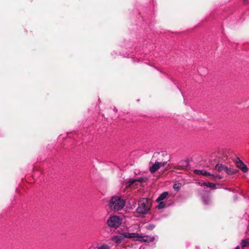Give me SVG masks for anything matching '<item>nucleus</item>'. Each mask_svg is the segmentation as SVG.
I'll use <instances>...</instances> for the list:
<instances>
[{
    "mask_svg": "<svg viewBox=\"0 0 249 249\" xmlns=\"http://www.w3.org/2000/svg\"><path fill=\"white\" fill-rule=\"evenodd\" d=\"M241 245L242 248H245L249 246V239L242 240Z\"/></svg>",
    "mask_w": 249,
    "mask_h": 249,
    "instance_id": "13",
    "label": "nucleus"
},
{
    "mask_svg": "<svg viewBox=\"0 0 249 249\" xmlns=\"http://www.w3.org/2000/svg\"><path fill=\"white\" fill-rule=\"evenodd\" d=\"M151 206V201L150 199L142 198L139 201L137 211L139 213H146L150 210Z\"/></svg>",
    "mask_w": 249,
    "mask_h": 249,
    "instance_id": "2",
    "label": "nucleus"
},
{
    "mask_svg": "<svg viewBox=\"0 0 249 249\" xmlns=\"http://www.w3.org/2000/svg\"><path fill=\"white\" fill-rule=\"evenodd\" d=\"M167 164L166 162H156L149 168L150 171L153 173L157 171L161 167L164 166Z\"/></svg>",
    "mask_w": 249,
    "mask_h": 249,
    "instance_id": "6",
    "label": "nucleus"
},
{
    "mask_svg": "<svg viewBox=\"0 0 249 249\" xmlns=\"http://www.w3.org/2000/svg\"><path fill=\"white\" fill-rule=\"evenodd\" d=\"M89 249H110V247L106 244H103L97 247H91Z\"/></svg>",
    "mask_w": 249,
    "mask_h": 249,
    "instance_id": "12",
    "label": "nucleus"
},
{
    "mask_svg": "<svg viewBox=\"0 0 249 249\" xmlns=\"http://www.w3.org/2000/svg\"><path fill=\"white\" fill-rule=\"evenodd\" d=\"M143 178H138L135 179H130L126 183V187H128L135 183L136 182H142L143 181Z\"/></svg>",
    "mask_w": 249,
    "mask_h": 249,
    "instance_id": "9",
    "label": "nucleus"
},
{
    "mask_svg": "<svg viewBox=\"0 0 249 249\" xmlns=\"http://www.w3.org/2000/svg\"><path fill=\"white\" fill-rule=\"evenodd\" d=\"M235 249H240V248H239V246H237V247L235 248Z\"/></svg>",
    "mask_w": 249,
    "mask_h": 249,
    "instance_id": "16",
    "label": "nucleus"
},
{
    "mask_svg": "<svg viewBox=\"0 0 249 249\" xmlns=\"http://www.w3.org/2000/svg\"><path fill=\"white\" fill-rule=\"evenodd\" d=\"M181 187V184L180 183H177L174 184L173 188L176 190H178Z\"/></svg>",
    "mask_w": 249,
    "mask_h": 249,
    "instance_id": "15",
    "label": "nucleus"
},
{
    "mask_svg": "<svg viewBox=\"0 0 249 249\" xmlns=\"http://www.w3.org/2000/svg\"><path fill=\"white\" fill-rule=\"evenodd\" d=\"M236 165L243 172H247L248 171V169L246 165L239 159L237 160Z\"/></svg>",
    "mask_w": 249,
    "mask_h": 249,
    "instance_id": "8",
    "label": "nucleus"
},
{
    "mask_svg": "<svg viewBox=\"0 0 249 249\" xmlns=\"http://www.w3.org/2000/svg\"><path fill=\"white\" fill-rule=\"evenodd\" d=\"M168 193L167 192L162 193L159 197L157 198V201L159 203L158 207L159 209H162L165 207V203L162 201L168 195Z\"/></svg>",
    "mask_w": 249,
    "mask_h": 249,
    "instance_id": "7",
    "label": "nucleus"
},
{
    "mask_svg": "<svg viewBox=\"0 0 249 249\" xmlns=\"http://www.w3.org/2000/svg\"><path fill=\"white\" fill-rule=\"evenodd\" d=\"M122 223V219L118 215L110 216L107 220V226L114 229L118 228Z\"/></svg>",
    "mask_w": 249,
    "mask_h": 249,
    "instance_id": "4",
    "label": "nucleus"
},
{
    "mask_svg": "<svg viewBox=\"0 0 249 249\" xmlns=\"http://www.w3.org/2000/svg\"><path fill=\"white\" fill-rule=\"evenodd\" d=\"M125 238V237L124 236V232H122L120 233L119 235L113 236L111 240L118 245L123 242Z\"/></svg>",
    "mask_w": 249,
    "mask_h": 249,
    "instance_id": "5",
    "label": "nucleus"
},
{
    "mask_svg": "<svg viewBox=\"0 0 249 249\" xmlns=\"http://www.w3.org/2000/svg\"><path fill=\"white\" fill-rule=\"evenodd\" d=\"M124 236L125 238L132 239L134 241L141 242H152L155 240L154 237H150L148 235H142L137 232H124Z\"/></svg>",
    "mask_w": 249,
    "mask_h": 249,
    "instance_id": "1",
    "label": "nucleus"
},
{
    "mask_svg": "<svg viewBox=\"0 0 249 249\" xmlns=\"http://www.w3.org/2000/svg\"><path fill=\"white\" fill-rule=\"evenodd\" d=\"M194 173L196 175H202L203 176H211V175L209 173L206 172L202 170H195L194 171Z\"/></svg>",
    "mask_w": 249,
    "mask_h": 249,
    "instance_id": "10",
    "label": "nucleus"
},
{
    "mask_svg": "<svg viewBox=\"0 0 249 249\" xmlns=\"http://www.w3.org/2000/svg\"><path fill=\"white\" fill-rule=\"evenodd\" d=\"M188 165H189V162H188V160H184L181 161L179 163L178 166L179 167V168L183 169V168L186 167L187 166H188Z\"/></svg>",
    "mask_w": 249,
    "mask_h": 249,
    "instance_id": "11",
    "label": "nucleus"
},
{
    "mask_svg": "<svg viewBox=\"0 0 249 249\" xmlns=\"http://www.w3.org/2000/svg\"><path fill=\"white\" fill-rule=\"evenodd\" d=\"M203 185L212 189H215V184L210 182H205L203 184Z\"/></svg>",
    "mask_w": 249,
    "mask_h": 249,
    "instance_id": "14",
    "label": "nucleus"
},
{
    "mask_svg": "<svg viewBox=\"0 0 249 249\" xmlns=\"http://www.w3.org/2000/svg\"><path fill=\"white\" fill-rule=\"evenodd\" d=\"M125 205L124 200L120 196H113L109 203V208L115 211L121 210Z\"/></svg>",
    "mask_w": 249,
    "mask_h": 249,
    "instance_id": "3",
    "label": "nucleus"
}]
</instances>
